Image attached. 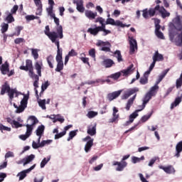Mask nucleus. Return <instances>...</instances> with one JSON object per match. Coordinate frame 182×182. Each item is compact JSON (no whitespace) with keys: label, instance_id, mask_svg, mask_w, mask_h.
I'll list each match as a JSON object with an SVG mask.
<instances>
[{"label":"nucleus","instance_id":"1","mask_svg":"<svg viewBox=\"0 0 182 182\" xmlns=\"http://www.w3.org/2000/svg\"><path fill=\"white\" fill-rule=\"evenodd\" d=\"M169 41L176 46H182V20L180 16H176L170 23L168 28Z\"/></svg>","mask_w":182,"mask_h":182},{"label":"nucleus","instance_id":"2","mask_svg":"<svg viewBox=\"0 0 182 182\" xmlns=\"http://www.w3.org/2000/svg\"><path fill=\"white\" fill-rule=\"evenodd\" d=\"M58 38L63 39V27L62 26H59L57 28V34L51 35V36H50V40L57 46V55H63V49L60 48V43Z\"/></svg>","mask_w":182,"mask_h":182},{"label":"nucleus","instance_id":"3","mask_svg":"<svg viewBox=\"0 0 182 182\" xmlns=\"http://www.w3.org/2000/svg\"><path fill=\"white\" fill-rule=\"evenodd\" d=\"M158 85H154L151 87L150 90L145 95L143 99V103L141 105V110H144V109L146 107V105H147L148 102H150L152 96H156V93H157V91L156 90H158Z\"/></svg>","mask_w":182,"mask_h":182},{"label":"nucleus","instance_id":"4","mask_svg":"<svg viewBox=\"0 0 182 182\" xmlns=\"http://www.w3.org/2000/svg\"><path fill=\"white\" fill-rule=\"evenodd\" d=\"M35 69L36 70H37V73L36 74H33V75H30V77H31V79H34V82H33V86L34 87H36V89L37 87H39V77H42V64H39V62H36L35 63Z\"/></svg>","mask_w":182,"mask_h":182},{"label":"nucleus","instance_id":"5","mask_svg":"<svg viewBox=\"0 0 182 182\" xmlns=\"http://www.w3.org/2000/svg\"><path fill=\"white\" fill-rule=\"evenodd\" d=\"M160 9V5H156L154 8H150L149 10L145 9L142 11V16L145 19H149V18H153L155 15H159V11Z\"/></svg>","mask_w":182,"mask_h":182},{"label":"nucleus","instance_id":"6","mask_svg":"<svg viewBox=\"0 0 182 182\" xmlns=\"http://www.w3.org/2000/svg\"><path fill=\"white\" fill-rule=\"evenodd\" d=\"M133 64L130 65L126 70H122L121 72H118L114 74H112L109 76L111 79H114V80H117L120 76H122V73H123V76H127L132 73V69H133Z\"/></svg>","mask_w":182,"mask_h":182},{"label":"nucleus","instance_id":"7","mask_svg":"<svg viewBox=\"0 0 182 182\" xmlns=\"http://www.w3.org/2000/svg\"><path fill=\"white\" fill-rule=\"evenodd\" d=\"M19 69L21 70H25V72H28V76L35 75V73L33 72V63L31 60H26V66L21 65Z\"/></svg>","mask_w":182,"mask_h":182},{"label":"nucleus","instance_id":"8","mask_svg":"<svg viewBox=\"0 0 182 182\" xmlns=\"http://www.w3.org/2000/svg\"><path fill=\"white\" fill-rule=\"evenodd\" d=\"M139 87H134L130 88L128 90L125 91L124 94L122 96V100H126L129 99V96H132V95H134V93H137V92H139Z\"/></svg>","mask_w":182,"mask_h":182},{"label":"nucleus","instance_id":"9","mask_svg":"<svg viewBox=\"0 0 182 182\" xmlns=\"http://www.w3.org/2000/svg\"><path fill=\"white\" fill-rule=\"evenodd\" d=\"M96 46H104L101 48V50L103 52H111L110 47H105V46H112V45L109 43V41H103L101 40H98L96 43Z\"/></svg>","mask_w":182,"mask_h":182},{"label":"nucleus","instance_id":"10","mask_svg":"<svg viewBox=\"0 0 182 182\" xmlns=\"http://www.w3.org/2000/svg\"><path fill=\"white\" fill-rule=\"evenodd\" d=\"M137 50V41L133 37L129 38V54L133 55Z\"/></svg>","mask_w":182,"mask_h":182},{"label":"nucleus","instance_id":"11","mask_svg":"<svg viewBox=\"0 0 182 182\" xmlns=\"http://www.w3.org/2000/svg\"><path fill=\"white\" fill-rule=\"evenodd\" d=\"M55 60L57 62L55 72H62V70L63 69V55H56Z\"/></svg>","mask_w":182,"mask_h":182},{"label":"nucleus","instance_id":"12","mask_svg":"<svg viewBox=\"0 0 182 182\" xmlns=\"http://www.w3.org/2000/svg\"><path fill=\"white\" fill-rule=\"evenodd\" d=\"M112 166H117L116 168V171H123L124 170V168L127 166V162H121L114 161L112 162Z\"/></svg>","mask_w":182,"mask_h":182},{"label":"nucleus","instance_id":"13","mask_svg":"<svg viewBox=\"0 0 182 182\" xmlns=\"http://www.w3.org/2000/svg\"><path fill=\"white\" fill-rule=\"evenodd\" d=\"M36 167V165L35 164L32 166H31L29 168L18 173L17 176H19V181L23 180V178L26 177V174H28V173H31V171L33 170V168H35Z\"/></svg>","mask_w":182,"mask_h":182},{"label":"nucleus","instance_id":"14","mask_svg":"<svg viewBox=\"0 0 182 182\" xmlns=\"http://www.w3.org/2000/svg\"><path fill=\"white\" fill-rule=\"evenodd\" d=\"M120 95H122V90L114 91L113 92L109 93L107 97L109 102H112V100L117 99Z\"/></svg>","mask_w":182,"mask_h":182},{"label":"nucleus","instance_id":"15","mask_svg":"<svg viewBox=\"0 0 182 182\" xmlns=\"http://www.w3.org/2000/svg\"><path fill=\"white\" fill-rule=\"evenodd\" d=\"M73 4H76L77 5V11L83 14L85 12V7L83 6V0H75Z\"/></svg>","mask_w":182,"mask_h":182},{"label":"nucleus","instance_id":"16","mask_svg":"<svg viewBox=\"0 0 182 182\" xmlns=\"http://www.w3.org/2000/svg\"><path fill=\"white\" fill-rule=\"evenodd\" d=\"M159 168H161V170H164V171H165V173H166L167 174H172V173H176L174 167H173V166L171 165H169L168 166H159Z\"/></svg>","mask_w":182,"mask_h":182},{"label":"nucleus","instance_id":"17","mask_svg":"<svg viewBox=\"0 0 182 182\" xmlns=\"http://www.w3.org/2000/svg\"><path fill=\"white\" fill-rule=\"evenodd\" d=\"M0 70L2 75H6V73H9V63L6 61L4 64L0 66Z\"/></svg>","mask_w":182,"mask_h":182},{"label":"nucleus","instance_id":"18","mask_svg":"<svg viewBox=\"0 0 182 182\" xmlns=\"http://www.w3.org/2000/svg\"><path fill=\"white\" fill-rule=\"evenodd\" d=\"M85 15L86 18H88V19H90L92 21L96 18V16H97V12H93L90 10H86L85 11Z\"/></svg>","mask_w":182,"mask_h":182},{"label":"nucleus","instance_id":"19","mask_svg":"<svg viewBox=\"0 0 182 182\" xmlns=\"http://www.w3.org/2000/svg\"><path fill=\"white\" fill-rule=\"evenodd\" d=\"M136 96H137V94H135L132 97L128 100L125 107L126 110L127 111L130 110V108L132 107V106H133V104L134 103V100H136Z\"/></svg>","mask_w":182,"mask_h":182},{"label":"nucleus","instance_id":"20","mask_svg":"<svg viewBox=\"0 0 182 182\" xmlns=\"http://www.w3.org/2000/svg\"><path fill=\"white\" fill-rule=\"evenodd\" d=\"M96 126L97 124H94V125H90L87 127V133L90 136L96 135Z\"/></svg>","mask_w":182,"mask_h":182},{"label":"nucleus","instance_id":"21","mask_svg":"<svg viewBox=\"0 0 182 182\" xmlns=\"http://www.w3.org/2000/svg\"><path fill=\"white\" fill-rule=\"evenodd\" d=\"M152 59L155 62H161V60H164V57L159 53V50H156L154 53Z\"/></svg>","mask_w":182,"mask_h":182},{"label":"nucleus","instance_id":"22","mask_svg":"<svg viewBox=\"0 0 182 182\" xmlns=\"http://www.w3.org/2000/svg\"><path fill=\"white\" fill-rule=\"evenodd\" d=\"M102 66H105V68H112L113 65H114V61L110 58L105 59L102 63Z\"/></svg>","mask_w":182,"mask_h":182},{"label":"nucleus","instance_id":"23","mask_svg":"<svg viewBox=\"0 0 182 182\" xmlns=\"http://www.w3.org/2000/svg\"><path fill=\"white\" fill-rule=\"evenodd\" d=\"M159 14H161V17L164 19L165 18H167L168 16H170V13L167 11V10H166V9H164V7L163 6H159Z\"/></svg>","mask_w":182,"mask_h":182},{"label":"nucleus","instance_id":"24","mask_svg":"<svg viewBox=\"0 0 182 182\" xmlns=\"http://www.w3.org/2000/svg\"><path fill=\"white\" fill-rule=\"evenodd\" d=\"M87 33H90V35H92L93 36H97L98 35L99 32H100V30H99V27L96 26L95 28H90L87 31Z\"/></svg>","mask_w":182,"mask_h":182},{"label":"nucleus","instance_id":"25","mask_svg":"<svg viewBox=\"0 0 182 182\" xmlns=\"http://www.w3.org/2000/svg\"><path fill=\"white\" fill-rule=\"evenodd\" d=\"M113 57L117 59V62H123V56L122 55V52L119 50H115L114 53Z\"/></svg>","mask_w":182,"mask_h":182},{"label":"nucleus","instance_id":"26","mask_svg":"<svg viewBox=\"0 0 182 182\" xmlns=\"http://www.w3.org/2000/svg\"><path fill=\"white\" fill-rule=\"evenodd\" d=\"M11 87L9 86V85H8V83L6 82L4 83V85L1 86V95H4L6 92L8 93Z\"/></svg>","mask_w":182,"mask_h":182},{"label":"nucleus","instance_id":"27","mask_svg":"<svg viewBox=\"0 0 182 182\" xmlns=\"http://www.w3.org/2000/svg\"><path fill=\"white\" fill-rule=\"evenodd\" d=\"M6 15H7V16L6 17L5 21H6L8 23L15 22V18H14V16H12V14L9 13V11H6Z\"/></svg>","mask_w":182,"mask_h":182},{"label":"nucleus","instance_id":"28","mask_svg":"<svg viewBox=\"0 0 182 182\" xmlns=\"http://www.w3.org/2000/svg\"><path fill=\"white\" fill-rule=\"evenodd\" d=\"M93 141L94 139H91L87 141V142L86 143L85 146V151L86 153H88L89 151H90V149H92V147L93 146Z\"/></svg>","mask_w":182,"mask_h":182},{"label":"nucleus","instance_id":"29","mask_svg":"<svg viewBox=\"0 0 182 182\" xmlns=\"http://www.w3.org/2000/svg\"><path fill=\"white\" fill-rule=\"evenodd\" d=\"M181 97H178L175 99V101L171 103V109L173 110L174 107H176V106H178L180 103H181Z\"/></svg>","mask_w":182,"mask_h":182},{"label":"nucleus","instance_id":"30","mask_svg":"<svg viewBox=\"0 0 182 182\" xmlns=\"http://www.w3.org/2000/svg\"><path fill=\"white\" fill-rule=\"evenodd\" d=\"M16 92V88L15 89L10 88L9 92H7L8 96L9 97L10 103H12V101L14 100V95H15Z\"/></svg>","mask_w":182,"mask_h":182},{"label":"nucleus","instance_id":"31","mask_svg":"<svg viewBox=\"0 0 182 182\" xmlns=\"http://www.w3.org/2000/svg\"><path fill=\"white\" fill-rule=\"evenodd\" d=\"M24 159V166H26V164H29L31 161H33L35 159V155L34 154H31L30 156H28L25 158Z\"/></svg>","mask_w":182,"mask_h":182},{"label":"nucleus","instance_id":"32","mask_svg":"<svg viewBox=\"0 0 182 182\" xmlns=\"http://www.w3.org/2000/svg\"><path fill=\"white\" fill-rule=\"evenodd\" d=\"M28 100H29V95H23V98L21 101V105L27 107Z\"/></svg>","mask_w":182,"mask_h":182},{"label":"nucleus","instance_id":"33","mask_svg":"<svg viewBox=\"0 0 182 182\" xmlns=\"http://www.w3.org/2000/svg\"><path fill=\"white\" fill-rule=\"evenodd\" d=\"M47 63L48 64V66L50 69H53V62H55V60L53 59V55H50L47 57Z\"/></svg>","mask_w":182,"mask_h":182},{"label":"nucleus","instance_id":"34","mask_svg":"<svg viewBox=\"0 0 182 182\" xmlns=\"http://www.w3.org/2000/svg\"><path fill=\"white\" fill-rule=\"evenodd\" d=\"M50 28H49V26H46L44 33H45V35H46V36H48L50 39L51 35H54V34L56 35L58 33H56L55 31L50 32Z\"/></svg>","mask_w":182,"mask_h":182},{"label":"nucleus","instance_id":"35","mask_svg":"<svg viewBox=\"0 0 182 182\" xmlns=\"http://www.w3.org/2000/svg\"><path fill=\"white\" fill-rule=\"evenodd\" d=\"M36 136H41L42 134H43V132H45V126L41 125L38 127L36 129Z\"/></svg>","mask_w":182,"mask_h":182},{"label":"nucleus","instance_id":"36","mask_svg":"<svg viewBox=\"0 0 182 182\" xmlns=\"http://www.w3.org/2000/svg\"><path fill=\"white\" fill-rule=\"evenodd\" d=\"M141 110L143 109H136L135 112H134L132 114L129 115V120H132V123L133 122H134V119H136V117L139 116L138 112H141Z\"/></svg>","mask_w":182,"mask_h":182},{"label":"nucleus","instance_id":"37","mask_svg":"<svg viewBox=\"0 0 182 182\" xmlns=\"http://www.w3.org/2000/svg\"><path fill=\"white\" fill-rule=\"evenodd\" d=\"M38 52H39V50L36 48L31 49V55L33 58H34L35 60L39 58V53H38Z\"/></svg>","mask_w":182,"mask_h":182},{"label":"nucleus","instance_id":"38","mask_svg":"<svg viewBox=\"0 0 182 182\" xmlns=\"http://www.w3.org/2000/svg\"><path fill=\"white\" fill-rule=\"evenodd\" d=\"M38 106H40L43 110H46V100H39Z\"/></svg>","mask_w":182,"mask_h":182},{"label":"nucleus","instance_id":"39","mask_svg":"<svg viewBox=\"0 0 182 182\" xmlns=\"http://www.w3.org/2000/svg\"><path fill=\"white\" fill-rule=\"evenodd\" d=\"M33 126L34 125H31V124H26V134L28 135V136H31L32 134V132L33 130Z\"/></svg>","mask_w":182,"mask_h":182},{"label":"nucleus","instance_id":"40","mask_svg":"<svg viewBox=\"0 0 182 182\" xmlns=\"http://www.w3.org/2000/svg\"><path fill=\"white\" fill-rule=\"evenodd\" d=\"M97 114H98L97 112L89 111L87 114V117L88 119H93V117H96Z\"/></svg>","mask_w":182,"mask_h":182},{"label":"nucleus","instance_id":"41","mask_svg":"<svg viewBox=\"0 0 182 182\" xmlns=\"http://www.w3.org/2000/svg\"><path fill=\"white\" fill-rule=\"evenodd\" d=\"M28 120L31 122V126H35V124H38L39 121H38V119L35 116H30L28 118Z\"/></svg>","mask_w":182,"mask_h":182},{"label":"nucleus","instance_id":"42","mask_svg":"<svg viewBox=\"0 0 182 182\" xmlns=\"http://www.w3.org/2000/svg\"><path fill=\"white\" fill-rule=\"evenodd\" d=\"M77 130L70 132L69 136L67 139V141H70V140H72V139H73V137H75V136H76V134H77Z\"/></svg>","mask_w":182,"mask_h":182},{"label":"nucleus","instance_id":"43","mask_svg":"<svg viewBox=\"0 0 182 182\" xmlns=\"http://www.w3.org/2000/svg\"><path fill=\"white\" fill-rule=\"evenodd\" d=\"M139 82L141 85H147V83H149V78L144 75L141 77Z\"/></svg>","mask_w":182,"mask_h":182},{"label":"nucleus","instance_id":"44","mask_svg":"<svg viewBox=\"0 0 182 182\" xmlns=\"http://www.w3.org/2000/svg\"><path fill=\"white\" fill-rule=\"evenodd\" d=\"M176 153L182 152V141H179L176 146Z\"/></svg>","mask_w":182,"mask_h":182},{"label":"nucleus","instance_id":"45","mask_svg":"<svg viewBox=\"0 0 182 182\" xmlns=\"http://www.w3.org/2000/svg\"><path fill=\"white\" fill-rule=\"evenodd\" d=\"M114 26H120L121 28H126V24H123L119 20L114 21Z\"/></svg>","mask_w":182,"mask_h":182},{"label":"nucleus","instance_id":"46","mask_svg":"<svg viewBox=\"0 0 182 182\" xmlns=\"http://www.w3.org/2000/svg\"><path fill=\"white\" fill-rule=\"evenodd\" d=\"M49 160H50V158H48V159H46V158H44L41 163V168H43V167H45V166H46V164H48V162L49 161Z\"/></svg>","mask_w":182,"mask_h":182},{"label":"nucleus","instance_id":"47","mask_svg":"<svg viewBox=\"0 0 182 182\" xmlns=\"http://www.w3.org/2000/svg\"><path fill=\"white\" fill-rule=\"evenodd\" d=\"M50 143H52V140H44L41 142L40 146L41 147H45L46 144H50Z\"/></svg>","mask_w":182,"mask_h":182},{"label":"nucleus","instance_id":"48","mask_svg":"<svg viewBox=\"0 0 182 182\" xmlns=\"http://www.w3.org/2000/svg\"><path fill=\"white\" fill-rule=\"evenodd\" d=\"M49 86V82L47 81L45 83L42 84L41 85V90L42 92L41 93H43L45 92V90H46L48 89V87Z\"/></svg>","mask_w":182,"mask_h":182},{"label":"nucleus","instance_id":"49","mask_svg":"<svg viewBox=\"0 0 182 182\" xmlns=\"http://www.w3.org/2000/svg\"><path fill=\"white\" fill-rule=\"evenodd\" d=\"M112 118L109 119V123H114L119 119V114H112Z\"/></svg>","mask_w":182,"mask_h":182},{"label":"nucleus","instance_id":"50","mask_svg":"<svg viewBox=\"0 0 182 182\" xmlns=\"http://www.w3.org/2000/svg\"><path fill=\"white\" fill-rule=\"evenodd\" d=\"M150 117H151V113L149 114V115H144L141 117V121L142 122V123H145V122H147V120H149Z\"/></svg>","mask_w":182,"mask_h":182},{"label":"nucleus","instance_id":"51","mask_svg":"<svg viewBox=\"0 0 182 182\" xmlns=\"http://www.w3.org/2000/svg\"><path fill=\"white\" fill-rule=\"evenodd\" d=\"M0 130H1V132H4V130L6 132H11V128L4 126L2 124H0Z\"/></svg>","mask_w":182,"mask_h":182},{"label":"nucleus","instance_id":"52","mask_svg":"<svg viewBox=\"0 0 182 182\" xmlns=\"http://www.w3.org/2000/svg\"><path fill=\"white\" fill-rule=\"evenodd\" d=\"M8 28H9V25L8 23H4L1 27V33H5L8 31Z\"/></svg>","mask_w":182,"mask_h":182},{"label":"nucleus","instance_id":"53","mask_svg":"<svg viewBox=\"0 0 182 182\" xmlns=\"http://www.w3.org/2000/svg\"><path fill=\"white\" fill-rule=\"evenodd\" d=\"M65 134H66V131H63L62 132L55 134V139H60V137H63V136H65Z\"/></svg>","mask_w":182,"mask_h":182},{"label":"nucleus","instance_id":"54","mask_svg":"<svg viewBox=\"0 0 182 182\" xmlns=\"http://www.w3.org/2000/svg\"><path fill=\"white\" fill-rule=\"evenodd\" d=\"M114 19L112 18H108L106 21V25H112L113 26H114Z\"/></svg>","mask_w":182,"mask_h":182},{"label":"nucleus","instance_id":"55","mask_svg":"<svg viewBox=\"0 0 182 182\" xmlns=\"http://www.w3.org/2000/svg\"><path fill=\"white\" fill-rule=\"evenodd\" d=\"M23 42H25V39L23 38H17L14 40V43H16V45H19V43H23Z\"/></svg>","mask_w":182,"mask_h":182},{"label":"nucleus","instance_id":"56","mask_svg":"<svg viewBox=\"0 0 182 182\" xmlns=\"http://www.w3.org/2000/svg\"><path fill=\"white\" fill-rule=\"evenodd\" d=\"M89 55L90 56H91V58H93L95 59V58H96V50H95V48L90 50Z\"/></svg>","mask_w":182,"mask_h":182},{"label":"nucleus","instance_id":"57","mask_svg":"<svg viewBox=\"0 0 182 182\" xmlns=\"http://www.w3.org/2000/svg\"><path fill=\"white\" fill-rule=\"evenodd\" d=\"M26 109V107H24L23 105H20L18 107H17V109L16 111V113H22Z\"/></svg>","mask_w":182,"mask_h":182},{"label":"nucleus","instance_id":"58","mask_svg":"<svg viewBox=\"0 0 182 182\" xmlns=\"http://www.w3.org/2000/svg\"><path fill=\"white\" fill-rule=\"evenodd\" d=\"M155 34L156 35L157 38H159V39H164V34H163L161 31H156Z\"/></svg>","mask_w":182,"mask_h":182},{"label":"nucleus","instance_id":"59","mask_svg":"<svg viewBox=\"0 0 182 182\" xmlns=\"http://www.w3.org/2000/svg\"><path fill=\"white\" fill-rule=\"evenodd\" d=\"M38 16H35L33 15H28L26 16V21H33V19H38Z\"/></svg>","mask_w":182,"mask_h":182},{"label":"nucleus","instance_id":"60","mask_svg":"<svg viewBox=\"0 0 182 182\" xmlns=\"http://www.w3.org/2000/svg\"><path fill=\"white\" fill-rule=\"evenodd\" d=\"M18 5H15L14 6V7L11 9V13L12 15H15V14H16V11H18Z\"/></svg>","mask_w":182,"mask_h":182},{"label":"nucleus","instance_id":"61","mask_svg":"<svg viewBox=\"0 0 182 182\" xmlns=\"http://www.w3.org/2000/svg\"><path fill=\"white\" fill-rule=\"evenodd\" d=\"M70 57L72 56H77V53L76 52V50H75V49H72L70 52H68V54Z\"/></svg>","mask_w":182,"mask_h":182},{"label":"nucleus","instance_id":"62","mask_svg":"<svg viewBox=\"0 0 182 182\" xmlns=\"http://www.w3.org/2000/svg\"><path fill=\"white\" fill-rule=\"evenodd\" d=\"M14 126H15L16 129H18V127H22L23 125L22 124L19 123V122H17L16 120H14L13 122Z\"/></svg>","mask_w":182,"mask_h":182},{"label":"nucleus","instance_id":"63","mask_svg":"<svg viewBox=\"0 0 182 182\" xmlns=\"http://www.w3.org/2000/svg\"><path fill=\"white\" fill-rule=\"evenodd\" d=\"M32 147H33V149H39V147H42V146H41V144H37L35 142V141H33L32 143Z\"/></svg>","mask_w":182,"mask_h":182},{"label":"nucleus","instance_id":"64","mask_svg":"<svg viewBox=\"0 0 182 182\" xmlns=\"http://www.w3.org/2000/svg\"><path fill=\"white\" fill-rule=\"evenodd\" d=\"M36 6L41 7L42 6V1L41 0H33Z\"/></svg>","mask_w":182,"mask_h":182}]
</instances>
